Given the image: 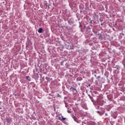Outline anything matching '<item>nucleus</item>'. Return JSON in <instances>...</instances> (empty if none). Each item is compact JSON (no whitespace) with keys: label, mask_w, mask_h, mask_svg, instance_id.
Segmentation results:
<instances>
[{"label":"nucleus","mask_w":125,"mask_h":125,"mask_svg":"<svg viewBox=\"0 0 125 125\" xmlns=\"http://www.w3.org/2000/svg\"><path fill=\"white\" fill-rule=\"evenodd\" d=\"M72 118H74V121H76V120H77V117H76V116L73 115V116H72Z\"/></svg>","instance_id":"423d86ee"},{"label":"nucleus","mask_w":125,"mask_h":125,"mask_svg":"<svg viewBox=\"0 0 125 125\" xmlns=\"http://www.w3.org/2000/svg\"><path fill=\"white\" fill-rule=\"evenodd\" d=\"M53 108H54V110H55V105L53 106Z\"/></svg>","instance_id":"9d476101"},{"label":"nucleus","mask_w":125,"mask_h":125,"mask_svg":"<svg viewBox=\"0 0 125 125\" xmlns=\"http://www.w3.org/2000/svg\"><path fill=\"white\" fill-rule=\"evenodd\" d=\"M89 98L91 99L92 102H93V101H94L93 98H92V97H91V96H89Z\"/></svg>","instance_id":"20e7f679"},{"label":"nucleus","mask_w":125,"mask_h":125,"mask_svg":"<svg viewBox=\"0 0 125 125\" xmlns=\"http://www.w3.org/2000/svg\"><path fill=\"white\" fill-rule=\"evenodd\" d=\"M26 80H27V81H29V82H31V78H30V76H26Z\"/></svg>","instance_id":"f03ea898"},{"label":"nucleus","mask_w":125,"mask_h":125,"mask_svg":"<svg viewBox=\"0 0 125 125\" xmlns=\"http://www.w3.org/2000/svg\"><path fill=\"white\" fill-rule=\"evenodd\" d=\"M101 78V77H100V76H98L97 77V79H100Z\"/></svg>","instance_id":"1a4fd4ad"},{"label":"nucleus","mask_w":125,"mask_h":125,"mask_svg":"<svg viewBox=\"0 0 125 125\" xmlns=\"http://www.w3.org/2000/svg\"><path fill=\"white\" fill-rule=\"evenodd\" d=\"M38 33H39V34H42V28L40 27L39 28V29L38 30Z\"/></svg>","instance_id":"f257e3e1"},{"label":"nucleus","mask_w":125,"mask_h":125,"mask_svg":"<svg viewBox=\"0 0 125 125\" xmlns=\"http://www.w3.org/2000/svg\"><path fill=\"white\" fill-rule=\"evenodd\" d=\"M99 40H101V41L103 40V38H102V35L100 34V35H99Z\"/></svg>","instance_id":"7ed1b4c3"},{"label":"nucleus","mask_w":125,"mask_h":125,"mask_svg":"<svg viewBox=\"0 0 125 125\" xmlns=\"http://www.w3.org/2000/svg\"><path fill=\"white\" fill-rule=\"evenodd\" d=\"M66 120V118L63 117V116H62V121H65Z\"/></svg>","instance_id":"0eeeda50"},{"label":"nucleus","mask_w":125,"mask_h":125,"mask_svg":"<svg viewBox=\"0 0 125 125\" xmlns=\"http://www.w3.org/2000/svg\"><path fill=\"white\" fill-rule=\"evenodd\" d=\"M68 35H70V32L67 33Z\"/></svg>","instance_id":"9b49d317"},{"label":"nucleus","mask_w":125,"mask_h":125,"mask_svg":"<svg viewBox=\"0 0 125 125\" xmlns=\"http://www.w3.org/2000/svg\"><path fill=\"white\" fill-rule=\"evenodd\" d=\"M101 25H102V26H103V24L102 23V24H101Z\"/></svg>","instance_id":"ddd939ff"},{"label":"nucleus","mask_w":125,"mask_h":125,"mask_svg":"<svg viewBox=\"0 0 125 125\" xmlns=\"http://www.w3.org/2000/svg\"><path fill=\"white\" fill-rule=\"evenodd\" d=\"M70 89H72V90H75V91L77 92V89H75V88H74V87H70Z\"/></svg>","instance_id":"39448f33"},{"label":"nucleus","mask_w":125,"mask_h":125,"mask_svg":"<svg viewBox=\"0 0 125 125\" xmlns=\"http://www.w3.org/2000/svg\"><path fill=\"white\" fill-rule=\"evenodd\" d=\"M93 32L95 34V31H93Z\"/></svg>","instance_id":"f8f14e48"},{"label":"nucleus","mask_w":125,"mask_h":125,"mask_svg":"<svg viewBox=\"0 0 125 125\" xmlns=\"http://www.w3.org/2000/svg\"><path fill=\"white\" fill-rule=\"evenodd\" d=\"M58 119L60 121H62V118H61V117H59Z\"/></svg>","instance_id":"6e6552de"}]
</instances>
